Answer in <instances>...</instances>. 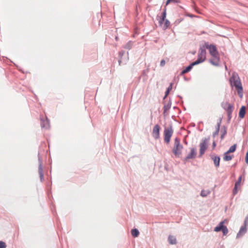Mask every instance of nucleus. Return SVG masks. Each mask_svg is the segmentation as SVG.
I'll use <instances>...</instances> for the list:
<instances>
[{"label": "nucleus", "mask_w": 248, "mask_h": 248, "mask_svg": "<svg viewBox=\"0 0 248 248\" xmlns=\"http://www.w3.org/2000/svg\"><path fill=\"white\" fill-rule=\"evenodd\" d=\"M230 82L232 86L235 87L239 96L242 97L243 96V87L240 78L237 73L235 72H233L230 79Z\"/></svg>", "instance_id": "obj_1"}, {"label": "nucleus", "mask_w": 248, "mask_h": 248, "mask_svg": "<svg viewBox=\"0 0 248 248\" xmlns=\"http://www.w3.org/2000/svg\"><path fill=\"white\" fill-rule=\"evenodd\" d=\"M203 46H205V49L207 48L208 49L210 55L213 58H216V59H218V56H219L218 52L215 45L212 44L209 45L208 43L205 42Z\"/></svg>", "instance_id": "obj_2"}, {"label": "nucleus", "mask_w": 248, "mask_h": 248, "mask_svg": "<svg viewBox=\"0 0 248 248\" xmlns=\"http://www.w3.org/2000/svg\"><path fill=\"white\" fill-rule=\"evenodd\" d=\"M210 140V138H205L202 139L201 142L200 144V152H199V156H202L205 153L206 150L207 149L208 144Z\"/></svg>", "instance_id": "obj_3"}, {"label": "nucleus", "mask_w": 248, "mask_h": 248, "mask_svg": "<svg viewBox=\"0 0 248 248\" xmlns=\"http://www.w3.org/2000/svg\"><path fill=\"white\" fill-rule=\"evenodd\" d=\"M183 145L180 143V140L178 138H176L174 140V146L173 149V153L176 155L178 156L182 152Z\"/></svg>", "instance_id": "obj_4"}, {"label": "nucleus", "mask_w": 248, "mask_h": 248, "mask_svg": "<svg viewBox=\"0 0 248 248\" xmlns=\"http://www.w3.org/2000/svg\"><path fill=\"white\" fill-rule=\"evenodd\" d=\"M173 129L171 126L164 129V141L168 143L170 141V138L173 134Z\"/></svg>", "instance_id": "obj_5"}, {"label": "nucleus", "mask_w": 248, "mask_h": 248, "mask_svg": "<svg viewBox=\"0 0 248 248\" xmlns=\"http://www.w3.org/2000/svg\"><path fill=\"white\" fill-rule=\"evenodd\" d=\"M224 221H221L218 226L214 228V231L218 232L222 231L223 235H226L228 232V229L226 226L224 225Z\"/></svg>", "instance_id": "obj_6"}, {"label": "nucleus", "mask_w": 248, "mask_h": 248, "mask_svg": "<svg viewBox=\"0 0 248 248\" xmlns=\"http://www.w3.org/2000/svg\"><path fill=\"white\" fill-rule=\"evenodd\" d=\"M206 49L204 46H201L198 52V59L203 62L206 59Z\"/></svg>", "instance_id": "obj_7"}, {"label": "nucleus", "mask_w": 248, "mask_h": 248, "mask_svg": "<svg viewBox=\"0 0 248 248\" xmlns=\"http://www.w3.org/2000/svg\"><path fill=\"white\" fill-rule=\"evenodd\" d=\"M160 126L158 124H156L153 128L152 132L153 137L156 140L160 137Z\"/></svg>", "instance_id": "obj_8"}, {"label": "nucleus", "mask_w": 248, "mask_h": 248, "mask_svg": "<svg viewBox=\"0 0 248 248\" xmlns=\"http://www.w3.org/2000/svg\"><path fill=\"white\" fill-rule=\"evenodd\" d=\"M197 155L196 150L194 148H192L190 149V152L185 158L184 160L186 161L190 159L195 158Z\"/></svg>", "instance_id": "obj_9"}, {"label": "nucleus", "mask_w": 248, "mask_h": 248, "mask_svg": "<svg viewBox=\"0 0 248 248\" xmlns=\"http://www.w3.org/2000/svg\"><path fill=\"white\" fill-rule=\"evenodd\" d=\"M38 161H39V168L38 171L40 175V178L41 181H42L44 179V174L43 171V163L42 160L40 158V157H38Z\"/></svg>", "instance_id": "obj_10"}, {"label": "nucleus", "mask_w": 248, "mask_h": 248, "mask_svg": "<svg viewBox=\"0 0 248 248\" xmlns=\"http://www.w3.org/2000/svg\"><path fill=\"white\" fill-rule=\"evenodd\" d=\"M211 158L214 161L215 166L216 168L219 167L220 160L219 156H217L215 155H211Z\"/></svg>", "instance_id": "obj_11"}, {"label": "nucleus", "mask_w": 248, "mask_h": 248, "mask_svg": "<svg viewBox=\"0 0 248 248\" xmlns=\"http://www.w3.org/2000/svg\"><path fill=\"white\" fill-rule=\"evenodd\" d=\"M41 125L42 128L46 129L49 128V121L47 118H46L45 120L43 119L42 118H41Z\"/></svg>", "instance_id": "obj_12"}, {"label": "nucleus", "mask_w": 248, "mask_h": 248, "mask_svg": "<svg viewBox=\"0 0 248 248\" xmlns=\"http://www.w3.org/2000/svg\"><path fill=\"white\" fill-rule=\"evenodd\" d=\"M247 229L246 226H241L239 232L237 234V238L243 236L247 232Z\"/></svg>", "instance_id": "obj_13"}, {"label": "nucleus", "mask_w": 248, "mask_h": 248, "mask_svg": "<svg viewBox=\"0 0 248 248\" xmlns=\"http://www.w3.org/2000/svg\"><path fill=\"white\" fill-rule=\"evenodd\" d=\"M168 242L170 245H175L177 243V240L175 236L170 235L168 237Z\"/></svg>", "instance_id": "obj_14"}, {"label": "nucleus", "mask_w": 248, "mask_h": 248, "mask_svg": "<svg viewBox=\"0 0 248 248\" xmlns=\"http://www.w3.org/2000/svg\"><path fill=\"white\" fill-rule=\"evenodd\" d=\"M246 113V108L245 106H242L239 113V116L241 118H243Z\"/></svg>", "instance_id": "obj_15"}, {"label": "nucleus", "mask_w": 248, "mask_h": 248, "mask_svg": "<svg viewBox=\"0 0 248 248\" xmlns=\"http://www.w3.org/2000/svg\"><path fill=\"white\" fill-rule=\"evenodd\" d=\"M225 105L226 106H227V107L226 109V110L227 111V113H232V108H233L231 104H229L227 102L225 103Z\"/></svg>", "instance_id": "obj_16"}, {"label": "nucleus", "mask_w": 248, "mask_h": 248, "mask_svg": "<svg viewBox=\"0 0 248 248\" xmlns=\"http://www.w3.org/2000/svg\"><path fill=\"white\" fill-rule=\"evenodd\" d=\"M171 103L170 102H168L167 104H165L163 107V113H165L168 110H169L171 107Z\"/></svg>", "instance_id": "obj_17"}, {"label": "nucleus", "mask_w": 248, "mask_h": 248, "mask_svg": "<svg viewBox=\"0 0 248 248\" xmlns=\"http://www.w3.org/2000/svg\"><path fill=\"white\" fill-rule=\"evenodd\" d=\"M166 17V9H165L164 10L163 12L162 13V17L159 21V23L161 24L163 23V21L165 20Z\"/></svg>", "instance_id": "obj_18"}, {"label": "nucleus", "mask_w": 248, "mask_h": 248, "mask_svg": "<svg viewBox=\"0 0 248 248\" xmlns=\"http://www.w3.org/2000/svg\"><path fill=\"white\" fill-rule=\"evenodd\" d=\"M219 61V57L218 56V59H216V58H213V59L210 60V62L211 63L215 66L218 65V62Z\"/></svg>", "instance_id": "obj_19"}, {"label": "nucleus", "mask_w": 248, "mask_h": 248, "mask_svg": "<svg viewBox=\"0 0 248 248\" xmlns=\"http://www.w3.org/2000/svg\"><path fill=\"white\" fill-rule=\"evenodd\" d=\"M229 154H226V152L224 153L223 160L225 161H229L232 159V156L228 155Z\"/></svg>", "instance_id": "obj_20"}, {"label": "nucleus", "mask_w": 248, "mask_h": 248, "mask_svg": "<svg viewBox=\"0 0 248 248\" xmlns=\"http://www.w3.org/2000/svg\"><path fill=\"white\" fill-rule=\"evenodd\" d=\"M236 146L237 145L236 144H234V145L231 146L227 152H226V154H230L235 152V151L236 150Z\"/></svg>", "instance_id": "obj_21"}, {"label": "nucleus", "mask_w": 248, "mask_h": 248, "mask_svg": "<svg viewBox=\"0 0 248 248\" xmlns=\"http://www.w3.org/2000/svg\"><path fill=\"white\" fill-rule=\"evenodd\" d=\"M192 67H193L192 65H191V64H190V65H189L188 66H187L184 70H183L181 72V75H184V74L188 72L189 71H190L191 70Z\"/></svg>", "instance_id": "obj_22"}, {"label": "nucleus", "mask_w": 248, "mask_h": 248, "mask_svg": "<svg viewBox=\"0 0 248 248\" xmlns=\"http://www.w3.org/2000/svg\"><path fill=\"white\" fill-rule=\"evenodd\" d=\"M133 42L130 41L124 45V47L126 49H130L133 46Z\"/></svg>", "instance_id": "obj_23"}, {"label": "nucleus", "mask_w": 248, "mask_h": 248, "mask_svg": "<svg viewBox=\"0 0 248 248\" xmlns=\"http://www.w3.org/2000/svg\"><path fill=\"white\" fill-rule=\"evenodd\" d=\"M124 50H121L119 52V55L120 57V59L119 60V65H120L121 63L123 62V56L124 55Z\"/></svg>", "instance_id": "obj_24"}, {"label": "nucleus", "mask_w": 248, "mask_h": 248, "mask_svg": "<svg viewBox=\"0 0 248 248\" xmlns=\"http://www.w3.org/2000/svg\"><path fill=\"white\" fill-rule=\"evenodd\" d=\"M210 193L209 190H202L201 192V196L202 197H206Z\"/></svg>", "instance_id": "obj_25"}, {"label": "nucleus", "mask_w": 248, "mask_h": 248, "mask_svg": "<svg viewBox=\"0 0 248 248\" xmlns=\"http://www.w3.org/2000/svg\"><path fill=\"white\" fill-rule=\"evenodd\" d=\"M131 234L134 237H137L139 234V231L137 229H134L131 230Z\"/></svg>", "instance_id": "obj_26"}, {"label": "nucleus", "mask_w": 248, "mask_h": 248, "mask_svg": "<svg viewBox=\"0 0 248 248\" xmlns=\"http://www.w3.org/2000/svg\"><path fill=\"white\" fill-rule=\"evenodd\" d=\"M165 23L163 25V29L166 30L167 29L170 25V22L168 19H165Z\"/></svg>", "instance_id": "obj_27"}, {"label": "nucleus", "mask_w": 248, "mask_h": 248, "mask_svg": "<svg viewBox=\"0 0 248 248\" xmlns=\"http://www.w3.org/2000/svg\"><path fill=\"white\" fill-rule=\"evenodd\" d=\"M202 61L199 60L197 59V60L196 61H195V62H193L192 63H191V65H192V66H194V65H197V64H199L201 63H202Z\"/></svg>", "instance_id": "obj_28"}, {"label": "nucleus", "mask_w": 248, "mask_h": 248, "mask_svg": "<svg viewBox=\"0 0 248 248\" xmlns=\"http://www.w3.org/2000/svg\"><path fill=\"white\" fill-rule=\"evenodd\" d=\"M242 180V177L240 176L237 182L235 184V186H238L240 185L241 182Z\"/></svg>", "instance_id": "obj_29"}, {"label": "nucleus", "mask_w": 248, "mask_h": 248, "mask_svg": "<svg viewBox=\"0 0 248 248\" xmlns=\"http://www.w3.org/2000/svg\"><path fill=\"white\" fill-rule=\"evenodd\" d=\"M221 132H222V134H221V139L223 140L224 139L225 135L227 133V131H226V129L225 128L223 131H221Z\"/></svg>", "instance_id": "obj_30"}, {"label": "nucleus", "mask_w": 248, "mask_h": 248, "mask_svg": "<svg viewBox=\"0 0 248 248\" xmlns=\"http://www.w3.org/2000/svg\"><path fill=\"white\" fill-rule=\"evenodd\" d=\"M6 245L5 242L3 241H0V248H6Z\"/></svg>", "instance_id": "obj_31"}, {"label": "nucleus", "mask_w": 248, "mask_h": 248, "mask_svg": "<svg viewBox=\"0 0 248 248\" xmlns=\"http://www.w3.org/2000/svg\"><path fill=\"white\" fill-rule=\"evenodd\" d=\"M219 131H218V129L217 128L216 131L213 133V137L215 138L216 136H217L218 134Z\"/></svg>", "instance_id": "obj_32"}, {"label": "nucleus", "mask_w": 248, "mask_h": 248, "mask_svg": "<svg viewBox=\"0 0 248 248\" xmlns=\"http://www.w3.org/2000/svg\"><path fill=\"white\" fill-rule=\"evenodd\" d=\"M237 186H234V188L233 190V193L234 195L236 194L237 192Z\"/></svg>", "instance_id": "obj_33"}, {"label": "nucleus", "mask_w": 248, "mask_h": 248, "mask_svg": "<svg viewBox=\"0 0 248 248\" xmlns=\"http://www.w3.org/2000/svg\"><path fill=\"white\" fill-rule=\"evenodd\" d=\"M166 63L165 61L164 60H162L160 62V66H164Z\"/></svg>", "instance_id": "obj_34"}, {"label": "nucleus", "mask_w": 248, "mask_h": 248, "mask_svg": "<svg viewBox=\"0 0 248 248\" xmlns=\"http://www.w3.org/2000/svg\"><path fill=\"white\" fill-rule=\"evenodd\" d=\"M172 83H171L170 85V86L168 87V88H167V91H169V92L170 91V90L172 89Z\"/></svg>", "instance_id": "obj_35"}, {"label": "nucleus", "mask_w": 248, "mask_h": 248, "mask_svg": "<svg viewBox=\"0 0 248 248\" xmlns=\"http://www.w3.org/2000/svg\"><path fill=\"white\" fill-rule=\"evenodd\" d=\"M220 123H221V120H220L219 122H218L217 124V126H216V129L218 128V131H219Z\"/></svg>", "instance_id": "obj_36"}, {"label": "nucleus", "mask_w": 248, "mask_h": 248, "mask_svg": "<svg viewBox=\"0 0 248 248\" xmlns=\"http://www.w3.org/2000/svg\"><path fill=\"white\" fill-rule=\"evenodd\" d=\"M247 219H248L247 217L245 219V220L244 221V225L243 226H246V227H247V224H248V222L247 221Z\"/></svg>", "instance_id": "obj_37"}, {"label": "nucleus", "mask_w": 248, "mask_h": 248, "mask_svg": "<svg viewBox=\"0 0 248 248\" xmlns=\"http://www.w3.org/2000/svg\"><path fill=\"white\" fill-rule=\"evenodd\" d=\"M245 160H246V162L247 163H248V152L246 154Z\"/></svg>", "instance_id": "obj_38"}, {"label": "nucleus", "mask_w": 248, "mask_h": 248, "mask_svg": "<svg viewBox=\"0 0 248 248\" xmlns=\"http://www.w3.org/2000/svg\"><path fill=\"white\" fill-rule=\"evenodd\" d=\"M225 103H223L222 104V107L223 108H224V109H225L226 110V108H227V106H226V105H225Z\"/></svg>", "instance_id": "obj_39"}, {"label": "nucleus", "mask_w": 248, "mask_h": 248, "mask_svg": "<svg viewBox=\"0 0 248 248\" xmlns=\"http://www.w3.org/2000/svg\"><path fill=\"white\" fill-rule=\"evenodd\" d=\"M169 93H170V92L169 91L166 90V91L165 92V95L164 96V98H166L168 96V95L169 94Z\"/></svg>", "instance_id": "obj_40"}, {"label": "nucleus", "mask_w": 248, "mask_h": 248, "mask_svg": "<svg viewBox=\"0 0 248 248\" xmlns=\"http://www.w3.org/2000/svg\"><path fill=\"white\" fill-rule=\"evenodd\" d=\"M171 2H172V0H167L166 1V4L168 5V4H169V3H170Z\"/></svg>", "instance_id": "obj_41"}, {"label": "nucleus", "mask_w": 248, "mask_h": 248, "mask_svg": "<svg viewBox=\"0 0 248 248\" xmlns=\"http://www.w3.org/2000/svg\"><path fill=\"white\" fill-rule=\"evenodd\" d=\"M228 117L229 119H231L232 118V113H228Z\"/></svg>", "instance_id": "obj_42"}, {"label": "nucleus", "mask_w": 248, "mask_h": 248, "mask_svg": "<svg viewBox=\"0 0 248 248\" xmlns=\"http://www.w3.org/2000/svg\"><path fill=\"white\" fill-rule=\"evenodd\" d=\"M212 146H213V148H214L216 146V143L215 141H214L213 142Z\"/></svg>", "instance_id": "obj_43"}, {"label": "nucleus", "mask_w": 248, "mask_h": 248, "mask_svg": "<svg viewBox=\"0 0 248 248\" xmlns=\"http://www.w3.org/2000/svg\"><path fill=\"white\" fill-rule=\"evenodd\" d=\"M177 1H178V0H172V1L173 2H177Z\"/></svg>", "instance_id": "obj_44"}, {"label": "nucleus", "mask_w": 248, "mask_h": 248, "mask_svg": "<svg viewBox=\"0 0 248 248\" xmlns=\"http://www.w3.org/2000/svg\"><path fill=\"white\" fill-rule=\"evenodd\" d=\"M115 39H116V40H117L118 39V38L116 37L115 38Z\"/></svg>", "instance_id": "obj_45"}, {"label": "nucleus", "mask_w": 248, "mask_h": 248, "mask_svg": "<svg viewBox=\"0 0 248 248\" xmlns=\"http://www.w3.org/2000/svg\"><path fill=\"white\" fill-rule=\"evenodd\" d=\"M225 68H226V69H227V66H225Z\"/></svg>", "instance_id": "obj_46"}]
</instances>
